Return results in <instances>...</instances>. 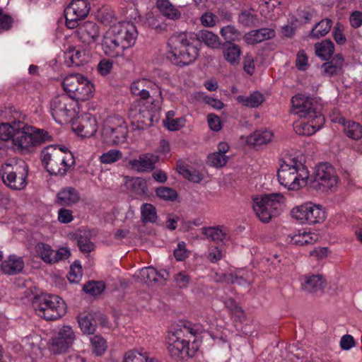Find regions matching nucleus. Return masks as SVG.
<instances>
[{
    "label": "nucleus",
    "mask_w": 362,
    "mask_h": 362,
    "mask_svg": "<svg viewBox=\"0 0 362 362\" xmlns=\"http://www.w3.org/2000/svg\"><path fill=\"white\" fill-rule=\"evenodd\" d=\"M228 160V157L227 156L216 151L208 156L206 163L209 166L221 168L227 163Z\"/></svg>",
    "instance_id": "49530a36"
},
{
    "label": "nucleus",
    "mask_w": 362,
    "mask_h": 362,
    "mask_svg": "<svg viewBox=\"0 0 362 362\" xmlns=\"http://www.w3.org/2000/svg\"><path fill=\"white\" fill-rule=\"evenodd\" d=\"M24 267L23 259L16 255H10L8 259L2 262L1 271L9 275H13L21 272Z\"/></svg>",
    "instance_id": "2f4dec72"
},
{
    "label": "nucleus",
    "mask_w": 362,
    "mask_h": 362,
    "mask_svg": "<svg viewBox=\"0 0 362 362\" xmlns=\"http://www.w3.org/2000/svg\"><path fill=\"white\" fill-rule=\"evenodd\" d=\"M274 133L271 130H257L247 136L246 143L250 146H262L267 144L272 141Z\"/></svg>",
    "instance_id": "473e14b6"
},
{
    "label": "nucleus",
    "mask_w": 362,
    "mask_h": 362,
    "mask_svg": "<svg viewBox=\"0 0 362 362\" xmlns=\"http://www.w3.org/2000/svg\"><path fill=\"white\" fill-rule=\"evenodd\" d=\"M50 112L59 124L68 122L78 112V104L66 94L54 97L50 102Z\"/></svg>",
    "instance_id": "f8f14e48"
},
{
    "label": "nucleus",
    "mask_w": 362,
    "mask_h": 362,
    "mask_svg": "<svg viewBox=\"0 0 362 362\" xmlns=\"http://www.w3.org/2000/svg\"><path fill=\"white\" fill-rule=\"evenodd\" d=\"M82 278V268L79 263L74 262L70 268L68 279L71 283H78Z\"/></svg>",
    "instance_id": "5fc2aeb1"
},
{
    "label": "nucleus",
    "mask_w": 362,
    "mask_h": 362,
    "mask_svg": "<svg viewBox=\"0 0 362 362\" xmlns=\"http://www.w3.org/2000/svg\"><path fill=\"white\" fill-rule=\"evenodd\" d=\"M292 112L306 121L296 122L294 129L298 134L310 136L319 130L325 123L322 108L314 98L298 94L291 99Z\"/></svg>",
    "instance_id": "f257e3e1"
},
{
    "label": "nucleus",
    "mask_w": 362,
    "mask_h": 362,
    "mask_svg": "<svg viewBox=\"0 0 362 362\" xmlns=\"http://www.w3.org/2000/svg\"><path fill=\"white\" fill-rule=\"evenodd\" d=\"M301 286L306 292L320 293L322 292L325 282L321 274L305 275L302 278Z\"/></svg>",
    "instance_id": "5701e85b"
},
{
    "label": "nucleus",
    "mask_w": 362,
    "mask_h": 362,
    "mask_svg": "<svg viewBox=\"0 0 362 362\" xmlns=\"http://www.w3.org/2000/svg\"><path fill=\"white\" fill-rule=\"evenodd\" d=\"M80 199L78 192L72 187L62 189L57 194L56 204L62 206H71Z\"/></svg>",
    "instance_id": "a878e982"
},
{
    "label": "nucleus",
    "mask_w": 362,
    "mask_h": 362,
    "mask_svg": "<svg viewBox=\"0 0 362 362\" xmlns=\"http://www.w3.org/2000/svg\"><path fill=\"white\" fill-rule=\"evenodd\" d=\"M156 195L166 201H173L177 198V192L167 187H160L156 190Z\"/></svg>",
    "instance_id": "603ef678"
},
{
    "label": "nucleus",
    "mask_w": 362,
    "mask_h": 362,
    "mask_svg": "<svg viewBox=\"0 0 362 362\" xmlns=\"http://www.w3.org/2000/svg\"><path fill=\"white\" fill-rule=\"evenodd\" d=\"M315 53L320 58L327 60L334 53V44L331 40H323L315 45Z\"/></svg>",
    "instance_id": "58836bf2"
},
{
    "label": "nucleus",
    "mask_w": 362,
    "mask_h": 362,
    "mask_svg": "<svg viewBox=\"0 0 362 362\" xmlns=\"http://www.w3.org/2000/svg\"><path fill=\"white\" fill-rule=\"evenodd\" d=\"M284 203V197L280 193L259 194L252 197V209L257 217L264 223H268L279 214Z\"/></svg>",
    "instance_id": "0eeeda50"
},
{
    "label": "nucleus",
    "mask_w": 362,
    "mask_h": 362,
    "mask_svg": "<svg viewBox=\"0 0 362 362\" xmlns=\"http://www.w3.org/2000/svg\"><path fill=\"white\" fill-rule=\"evenodd\" d=\"M131 93L141 100H148L154 107H159L163 101L160 88L154 82L146 78H139L130 85Z\"/></svg>",
    "instance_id": "4468645a"
},
{
    "label": "nucleus",
    "mask_w": 362,
    "mask_h": 362,
    "mask_svg": "<svg viewBox=\"0 0 362 362\" xmlns=\"http://www.w3.org/2000/svg\"><path fill=\"white\" fill-rule=\"evenodd\" d=\"M264 100V95L259 92H254L248 96L239 95L237 101L244 106L249 107H257Z\"/></svg>",
    "instance_id": "4c0bfd02"
},
{
    "label": "nucleus",
    "mask_w": 362,
    "mask_h": 362,
    "mask_svg": "<svg viewBox=\"0 0 362 362\" xmlns=\"http://www.w3.org/2000/svg\"><path fill=\"white\" fill-rule=\"evenodd\" d=\"M332 26V21L329 18H325L317 23L310 33V37L313 39H318L325 36Z\"/></svg>",
    "instance_id": "e433bc0d"
},
{
    "label": "nucleus",
    "mask_w": 362,
    "mask_h": 362,
    "mask_svg": "<svg viewBox=\"0 0 362 362\" xmlns=\"http://www.w3.org/2000/svg\"><path fill=\"white\" fill-rule=\"evenodd\" d=\"M330 118L332 122L343 124L344 132L348 137L355 140L362 138V126L358 123L352 121L345 122L344 118L340 115H331Z\"/></svg>",
    "instance_id": "393cba45"
},
{
    "label": "nucleus",
    "mask_w": 362,
    "mask_h": 362,
    "mask_svg": "<svg viewBox=\"0 0 362 362\" xmlns=\"http://www.w3.org/2000/svg\"><path fill=\"white\" fill-rule=\"evenodd\" d=\"M113 68L112 62L107 59H103L98 64V71L101 76L108 75Z\"/></svg>",
    "instance_id": "bf43d9fd"
},
{
    "label": "nucleus",
    "mask_w": 362,
    "mask_h": 362,
    "mask_svg": "<svg viewBox=\"0 0 362 362\" xmlns=\"http://www.w3.org/2000/svg\"><path fill=\"white\" fill-rule=\"evenodd\" d=\"M122 157V153L119 150L111 149L103 153L100 156V160L104 164H110L119 160Z\"/></svg>",
    "instance_id": "8fccbe9b"
},
{
    "label": "nucleus",
    "mask_w": 362,
    "mask_h": 362,
    "mask_svg": "<svg viewBox=\"0 0 362 362\" xmlns=\"http://www.w3.org/2000/svg\"><path fill=\"white\" fill-rule=\"evenodd\" d=\"M128 188L138 194H146L148 191L146 181L141 177H133L127 182Z\"/></svg>",
    "instance_id": "c03bdc74"
},
{
    "label": "nucleus",
    "mask_w": 362,
    "mask_h": 362,
    "mask_svg": "<svg viewBox=\"0 0 362 362\" xmlns=\"http://www.w3.org/2000/svg\"><path fill=\"white\" fill-rule=\"evenodd\" d=\"M76 35L83 43L90 45L95 42L100 37L99 26L94 22L87 21L78 25Z\"/></svg>",
    "instance_id": "aec40b11"
},
{
    "label": "nucleus",
    "mask_w": 362,
    "mask_h": 362,
    "mask_svg": "<svg viewBox=\"0 0 362 362\" xmlns=\"http://www.w3.org/2000/svg\"><path fill=\"white\" fill-rule=\"evenodd\" d=\"M141 212L144 222L154 223L157 219L156 208L150 204H144L141 207Z\"/></svg>",
    "instance_id": "09e8293b"
},
{
    "label": "nucleus",
    "mask_w": 362,
    "mask_h": 362,
    "mask_svg": "<svg viewBox=\"0 0 362 362\" xmlns=\"http://www.w3.org/2000/svg\"><path fill=\"white\" fill-rule=\"evenodd\" d=\"M157 157L151 153H146L139 156L138 158L131 159L129 161V167L138 172H147L154 168Z\"/></svg>",
    "instance_id": "b1692460"
},
{
    "label": "nucleus",
    "mask_w": 362,
    "mask_h": 362,
    "mask_svg": "<svg viewBox=\"0 0 362 362\" xmlns=\"http://www.w3.org/2000/svg\"><path fill=\"white\" fill-rule=\"evenodd\" d=\"M127 135V125L122 117L110 115L104 120L101 136L107 144L115 146L124 144Z\"/></svg>",
    "instance_id": "9d476101"
},
{
    "label": "nucleus",
    "mask_w": 362,
    "mask_h": 362,
    "mask_svg": "<svg viewBox=\"0 0 362 362\" xmlns=\"http://www.w3.org/2000/svg\"><path fill=\"white\" fill-rule=\"evenodd\" d=\"M185 333H189L193 336L197 334V329L190 327H184L183 329H177L169 333L167 338L168 349L173 356H179L182 354L189 355V341L184 339Z\"/></svg>",
    "instance_id": "2eb2a0df"
},
{
    "label": "nucleus",
    "mask_w": 362,
    "mask_h": 362,
    "mask_svg": "<svg viewBox=\"0 0 362 362\" xmlns=\"http://www.w3.org/2000/svg\"><path fill=\"white\" fill-rule=\"evenodd\" d=\"M129 118L133 125L137 129H144L148 127L152 123L151 114L148 110H137L136 108L132 107L129 113Z\"/></svg>",
    "instance_id": "cd10ccee"
},
{
    "label": "nucleus",
    "mask_w": 362,
    "mask_h": 362,
    "mask_svg": "<svg viewBox=\"0 0 362 362\" xmlns=\"http://www.w3.org/2000/svg\"><path fill=\"white\" fill-rule=\"evenodd\" d=\"M200 21L203 26L212 28L218 22V17L211 12H206L200 17Z\"/></svg>",
    "instance_id": "4d7b16f0"
},
{
    "label": "nucleus",
    "mask_w": 362,
    "mask_h": 362,
    "mask_svg": "<svg viewBox=\"0 0 362 362\" xmlns=\"http://www.w3.org/2000/svg\"><path fill=\"white\" fill-rule=\"evenodd\" d=\"M78 245L80 250L83 252H90L94 248V245L90 239L82 236L78 238Z\"/></svg>",
    "instance_id": "e2e57ef3"
},
{
    "label": "nucleus",
    "mask_w": 362,
    "mask_h": 362,
    "mask_svg": "<svg viewBox=\"0 0 362 362\" xmlns=\"http://www.w3.org/2000/svg\"><path fill=\"white\" fill-rule=\"evenodd\" d=\"M220 35L228 43L239 41L241 35L240 31L233 25H226L221 28Z\"/></svg>",
    "instance_id": "37998d69"
},
{
    "label": "nucleus",
    "mask_w": 362,
    "mask_h": 362,
    "mask_svg": "<svg viewBox=\"0 0 362 362\" xmlns=\"http://www.w3.org/2000/svg\"><path fill=\"white\" fill-rule=\"evenodd\" d=\"M1 175L6 186L15 190H21L27 185L28 165L23 160L5 163L1 167Z\"/></svg>",
    "instance_id": "9b49d317"
},
{
    "label": "nucleus",
    "mask_w": 362,
    "mask_h": 362,
    "mask_svg": "<svg viewBox=\"0 0 362 362\" xmlns=\"http://www.w3.org/2000/svg\"><path fill=\"white\" fill-rule=\"evenodd\" d=\"M275 36V31L269 28L252 30L243 36L247 44L253 45L271 39Z\"/></svg>",
    "instance_id": "c756f323"
},
{
    "label": "nucleus",
    "mask_w": 362,
    "mask_h": 362,
    "mask_svg": "<svg viewBox=\"0 0 362 362\" xmlns=\"http://www.w3.org/2000/svg\"><path fill=\"white\" fill-rule=\"evenodd\" d=\"M156 4L160 12L166 18L170 20H177L180 18V11L168 0H158Z\"/></svg>",
    "instance_id": "f704fd0d"
},
{
    "label": "nucleus",
    "mask_w": 362,
    "mask_h": 362,
    "mask_svg": "<svg viewBox=\"0 0 362 362\" xmlns=\"http://www.w3.org/2000/svg\"><path fill=\"white\" fill-rule=\"evenodd\" d=\"M78 322L82 332L87 334H93L95 330V322L90 315H80Z\"/></svg>",
    "instance_id": "79ce46f5"
},
{
    "label": "nucleus",
    "mask_w": 362,
    "mask_h": 362,
    "mask_svg": "<svg viewBox=\"0 0 362 362\" xmlns=\"http://www.w3.org/2000/svg\"><path fill=\"white\" fill-rule=\"evenodd\" d=\"M174 281L179 288H187L191 282V277L185 271L180 272L174 275Z\"/></svg>",
    "instance_id": "6e6d98bb"
},
{
    "label": "nucleus",
    "mask_w": 362,
    "mask_h": 362,
    "mask_svg": "<svg viewBox=\"0 0 362 362\" xmlns=\"http://www.w3.org/2000/svg\"><path fill=\"white\" fill-rule=\"evenodd\" d=\"M344 26L339 23H337L333 30L334 39L339 45H343L346 42V37L343 34Z\"/></svg>",
    "instance_id": "0e129e2a"
},
{
    "label": "nucleus",
    "mask_w": 362,
    "mask_h": 362,
    "mask_svg": "<svg viewBox=\"0 0 362 362\" xmlns=\"http://www.w3.org/2000/svg\"><path fill=\"white\" fill-rule=\"evenodd\" d=\"M197 39L211 49H218L221 45L219 37L209 30H201Z\"/></svg>",
    "instance_id": "c9c22d12"
},
{
    "label": "nucleus",
    "mask_w": 362,
    "mask_h": 362,
    "mask_svg": "<svg viewBox=\"0 0 362 362\" xmlns=\"http://www.w3.org/2000/svg\"><path fill=\"white\" fill-rule=\"evenodd\" d=\"M92 351L97 356H101L107 349V343L102 337L95 335L90 338Z\"/></svg>",
    "instance_id": "de8ad7c7"
},
{
    "label": "nucleus",
    "mask_w": 362,
    "mask_h": 362,
    "mask_svg": "<svg viewBox=\"0 0 362 362\" xmlns=\"http://www.w3.org/2000/svg\"><path fill=\"white\" fill-rule=\"evenodd\" d=\"M76 339L75 334L70 326H63L51 339L49 349L54 354L65 351Z\"/></svg>",
    "instance_id": "6ab92c4d"
},
{
    "label": "nucleus",
    "mask_w": 362,
    "mask_h": 362,
    "mask_svg": "<svg viewBox=\"0 0 362 362\" xmlns=\"http://www.w3.org/2000/svg\"><path fill=\"white\" fill-rule=\"evenodd\" d=\"M33 306L36 314L46 320H56L61 318L66 312L64 300L58 296L42 294L35 297Z\"/></svg>",
    "instance_id": "6e6552de"
},
{
    "label": "nucleus",
    "mask_w": 362,
    "mask_h": 362,
    "mask_svg": "<svg viewBox=\"0 0 362 362\" xmlns=\"http://www.w3.org/2000/svg\"><path fill=\"white\" fill-rule=\"evenodd\" d=\"M41 160L49 173L63 176L75 163L74 158L69 149L50 145L41 152Z\"/></svg>",
    "instance_id": "39448f33"
},
{
    "label": "nucleus",
    "mask_w": 362,
    "mask_h": 362,
    "mask_svg": "<svg viewBox=\"0 0 362 362\" xmlns=\"http://www.w3.org/2000/svg\"><path fill=\"white\" fill-rule=\"evenodd\" d=\"M202 231L206 239L214 242L222 241L226 238L225 232L218 227L203 228Z\"/></svg>",
    "instance_id": "a18cd8bd"
},
{
    "label": "nucleus",
    "mask_w": 362,
    "mask_h": 362,
    "mask_svg": "<svg viewBox=\"0 0 362 362\" xmlns=\"http://www.w3.org/2000/svg\"><path fill=\"white\" fill-rule=\"evenodd\" d=\"M223 59L231 66H237L240 62L241 49L234 43H227L222 49Z\"/></svg>",
    "instance_id": "7c9ffc66"
},
{
    "label": "nucleus",
    "mask_w": 362,
    "mask_h": 362,
    "mask_svg": "<svg viewBox=\"0 0 362 362\" xmlns=\"http://www.w3.org/2000/svg\"><path fill=\"white\" fill-rule=\"evenodd\" d=\"M168 275L166 271L158 272L153 267H144L135 272L133 278L138 283L160 282Z\"/></svg>",
    "instance_id": "412c9836"
},
{
    "label": "nucleus",
    "mask_w": 362,
    "mask_h": 362,
    "mask_svg": "<svg viewBox=\"0 0 362 362\" xmlns=\"http://www.w3.org/2000/svg\"><path fill=\"white\" fill-rule=\"evenodd\" d=\"M62 87L66 95L76 101L88 100L93 96L94 86L86 77L80 74L64 77Z\"/></svg>",
    "instance_id": "1a4fd4ad"
},
{
    "label": "nucleus",
    "mask_w": 362,
    "mask_h": 362,
    "mask_svg": "<svg viewBox=\"0 0 362 362\" xmlns=\"http://www.w3.org/2000/svg\"><path fill=\"white\" fill-rule=\"evenodd\" d=\"M35 251L44 262L50 264L66 260L71 255L68 247H62L54 250L49 245L45 243H38L35 246Z\"/></svg>",
    "instance_id": "a211bd4d"
},
{
    "label": "nucleus",
    "mask_w": 362,
    "mask_h": 362,
    "mask_svg": "<svg viewBox=\"0 0 362 362\" xmlns=\"http://www.w3.org/2000/svg\"><path fill=\"white\" fill-rule=\"evenodd\" d=\"M291 215L302 224H316L322 222L326 218V212L322 206L310 202L293 207Z\"/></svg>",
    "instance_id": "ddd939ff"
},
{
    "label": "nucleus",
    "mask_w": 362,
    "mask_h": 362,
    "mask_svg": "<svg viewBox=\"0 0 362 362\" xmlns=\"http://www.w3.org/2000/svg\"><path fill=\"white\" fill-rule=\"evenodd\" d=\"M185 117H179L163 122V124L170 131H177L185 126Z\"/></svg>",
    "instance_id": "13d9d810"
},
{
    "label": "nucleus",
    "mask_w": 362,
    "mask_h": 362,
    "mask_svg": "<svg viewBox=\"0 0 362 362\" xmlns=\"http://www.w3.org/2000/svg\"><path fill=\"white\" fill-rule=\"evenodd\" d=\"M226 307L231 312V313L239 319L245 317L243 310L237 304L232 298L226 299L223 301Z\"/></svg>",
    "instance_id": "864d4df0"
},
{
    "label": "nucleus",
    "mask_w": 362,
    "mask_h": 362,
    "mask_svg": "<svg viewBox=\"0 0 362 362\" xmlns=\"http://www.w3.org/2000/svg\"><path fill=\"white\" fill-rule=\"evenodd\" d=\"M177 171L185 178L194 183H198L203 179V175L199 171L188 165H178Z\"/></svg>",
    "instance_id": "ea45409f"
},
{
    "label": "nucleus",
    "mask_w": 362,
    "mask_h": 362,
    "mask_svg": "<svg viewBox=\"0 0 362 362\" xmlns=\"http://www.w3.org/2000/svg\"><path fill=\"white\" fill-rule=\"evenodd\" d=\"M338 183L334 169L328 163L317 166L313 181V186L317 190L327 192L332 190Z\"/></svg>",
    "instance_id": "dca6fc26"
},
{
    "label": "nucleus",
    "mask_w": 362,
    "mask_h": 362,
    "mask_svg": "<svg viewBox=\"0 0 362 362\" xmlns=\"http://www.w3.org/2000/svg\"><path fill=\"white\" fill-rule=\"evenodd\" d=\"M123 362H158L153 358L149 356L147 352L137 351H129L124 356Z\"/></svg>",
    "instance_id": "a19ab883"
},
{
    "label": "nucleus",
    "mask_w": 362,
    "mask_h": 362,
    "mask_svg": "<svg viewBox=\"0 0 362 362\" xmlns=\"http://www.w3.org/2000/svg\"><path fill=\"white\" fill-rule=\"evenodd\" d=\"M207 122L209 128L214 132H218L221 129V122L220 118L215 114H209L207 116Z\"/></svg>",
    "instance_id": "338daca9"
},
{
    "label": "nucleus",
    "mask_w": 362,
    "mask_h": 362,
    "mask_svg": "<svg viewBox=\"0 0 362 362\" xmlns=\"http://www.w3.org/2000/svg\"><path fill=\"white\" fill-rule=\"evenodd\" d=\"M98 19L105 25H110L115 21V16L111 11L103 9L99 11Z\"/></svg>",
    "instance_id": "052dcab7"
},
{
    "label": "nucleus",
    "mask_w": 362,
    "mask_h": 362,
    "mask_svg": "<svg viewBox=\"0 0 362 362\" xmlns=\"http://www.w3.org/2000/svg\"><path fill=\"white\" fill-rule=\"evenodd\" d=\"M256 21L255 16L249 11H243L239 16V21L245 26L253 25Z\"/></svg>",
    "instance_id": "680f3d73"
},
{
    "label": "nucleus",
    "mask_w": 362,
    "mask_h": 362,
    "mask_svg": "<svg viewBox=\"0 0 362 362\" xmlns=\"http://www.w3.org/2000/svg\"><path fill=\"white\" fill-rule=\"evenodd\" d=\"M89 11L88 0H72L64 10L66 27L69 29L77 28L79 22L88 16Z\"/></svg>",
    "instance_id": "f3484780"
},
{
    "label": "nucleus",
    "mask_w": 362,
    "mask_h": 362,
    "mask_svg": "<svg viewBox=\"0 0 362 362\" xmlns=\"http://www.w3.org/2000/svg\"><path fill=\"white\" fill-rule=\"evenodd\" d=\"M138 37L136 26L129 21L114 24L105 32L102 40L105 54L111 58L123 57L124 51L133 47Z\"/></svg>",
    "instance_id": "f03ea898"
},
{
    "label": "nucleus",
    "mask_w": 362,
    "mask_h": 362,
    "mask_svg": "<svg viewBox=\"0 0 362 362\" xmlns=\"http://www.w3.org/2000/svg\"><path fill=\"white\" fill-rule=\"evenodd\" d=\"M12 141L16 151L29 152L33 147L49 139L48 133L42 129L26 125L21 122L17 124Z\"/></svg>",
    "instance_id": "423d86ee"
},
{
    "label": "nucleus",
    "mask_w": 362,
    "mask_h": 362,
    "mask_svg": "<svg viewBox=\"0 0 362 362\" xmlns=\"http://www.w3.org/2000/svg\"><path fill=\"white\" fill-rule=\"evenodd\" d=\"M105 289V284L102 281H92L84 285L83 291L91 295L97 296L100 294Z\"/></svg>",
    "instance_id": "3c124183"
},
{
    "label": "nucleus",
    "mask_w": 362,
    "mask_h": 362,
    "mask_svg": "<svg viewBox=\"0 0 362 362\" xmlns=\"http://www.w3.org/2000/svg\"><path fill=\"white\" fill-rule=\"evenodd\" d=\"M167 59L179 66L193 63L199 56V49L192 45L186 33H176L168 40Z\"/></svg>",
    "instance_id": "20e7f679"
},
{
    "label": "nucleus",
    "mask_w": 362,
    "mask_h": 362,
    "mask_svg": "<svg viewBox=\"0 0 362 362\" xmlns=\"http://www.w3.org/2000/svg\"><path fill=\"white\" fill-rule=\"evenodd\" d=\"M288 239L290 244L302 246L316 243L319 239V236L314 232L303 230L289 235Z\"/></svg>",
    "instance_id": "c85d7f7f"
},
{
    "label": "nucleus",
    "mask_w": 362,
    "mask_h": 362,
    "mask_svg": "<svg viewBox=\"0 0 362 362\" xmlns=\"http://www.w3.org/2000/svg\"><path fill=\"white\" fill-rule=\"evenodd\" d=\"M74 219L72 211L64 208L58 211V221L62 223H69Z\"/></svg>",
    "instance_id": "69168bd1"
},
{
    "label": "nucleus",
    "mask_w": 362,
    "mask_h": 362,
    "mask_svg": "<svg viewBox=\"0 0 362 362\" xmlns=\"http://www.w3.org/2000/svg\"><path fill=\"white\" fill-rule=\"evenodd\" d=\"M309 171L296 158L284 159L277 171L279 183L286 189L297 191L307 185Z\"/></svg>",
    "instance_id": "7ed1b4c3"
},
{
    "label": "nucleus",
    "mask_w": 362,
    "mask_h": 362,
    "mask_svg": "<svg viewBox=\"0 0 362 362\" xmlns=\"http://www.w3.org/2000/svg\"><path fill=\"white\" fill-rule=\"evenodd\" d=\"M344 64L343 57L341 54H337L331 61L324 63L322 68L325 76H332L339 74Z\"/></svg>",
    "instance_id": "72a5a7b5"
},
{
    "label": "nucleus",
    "mask_w": 362,
    "mask_h": 362,
    "mask_svg": "<svg viewBox=\"0 0 362 362\" xmlns=\"http://www.w3.org/2000/svg\"><path fill=\"white\" fill-rule=\"evenodd\" d=\"M98 129L97 121L92 115L84 114L78 124L74 127L75 132L82 137H90L93 136Z\"/></svg>",
    "instance_id": "4be33fe9"
},
{
    "label": "nucleus",
    "mask_w": 362,
    "mask_h": 362,
    "mask_svg": "<svg viewBox=\"0 0 362 362\" xmlns=\"http://www.w3.org/2000/svg\"><path fill=\"white\" fill-rule=\"evenodd\" d=\"M65 55L66 58L70 59L71 64L75 66L83 65L90 59V52L81 47H69Z\"/></svg>",
    "instance_id": "bb28decb"
},
{
    "label": "nucleus",
    "mask_w": 362,
    "mask_h": 362,
    "mask_svg": "<svg viewBox=\"0 0 362 362\" xmlns=\"http://www.w3.org/2000/svg\"><path fill=\"white\" fill-rule=\"evenodd\" d=\"M185 247V243L181 242L178 243L177 248L174 250V256L177 261H182L188 257V252Z\"/></svg>",
    "instance_id": "774afa93"
}]
</instances>
